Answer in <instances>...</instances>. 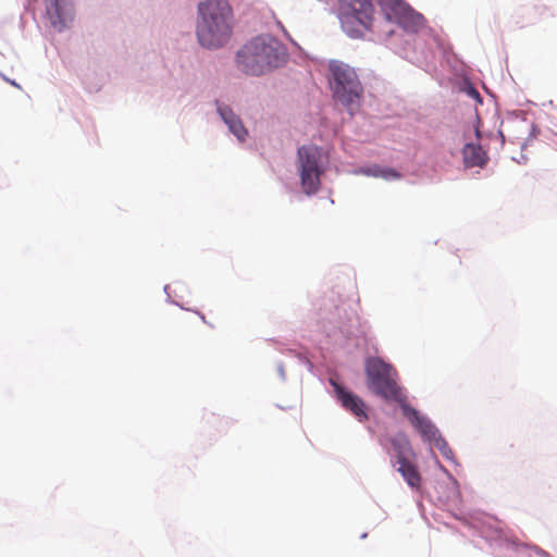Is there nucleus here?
<instances>
[{"mask_svg":"<svg viewBox=\"0 0 557 557\" xmlns=\"http://www.w3.org/2000/svg\"><path fill=\"white\" fill-rule=\"evenodd\" d=\"M374 12L371 0H338L342 27L352 38L362 37L372 28Z\"/></svg>","mask_w":557,"mask_h":557,"instance_id":"20e7f679","label":"nucleus"},{"mask_svg":"<svg viewBox=\"0 0 557 557\" xmlns=\"http://www.w3.org/2000/svg\"><path fill=\"white\" fill-rule=\"evenodd\" d=\"M298 159L302 189L307 195L315 194L323 173L320 166L321 151L315 146H302L298 149Z\"/></svg>","mask_w":557,"mask_h":557,"instance_id":"423d86ee","label":"nucleus"},{"mask_svg":"<svg viewBox=\"0 0 557 557\" xmlns=\"http://www.w3.org/2000/svg\"><path fill=\"white\" fill-rule=\"evenodd\" d=\"M393 448L396 453L397 462L400 461L401 457L407 458L411 454L409 441L405 435H398L391 440Z\"/></svg>","mask_w":557,"mask_h":557,"instance_id":"4468645a","label":"nucleus"},{"mask_svg":"<svg viewBox=\"0 0 557 557\" xmlns=\"http://www.w3.org/2000/svg\"><path fill=\"white\" fill-rule=\"evenodd\" d=\"M472 92H474L475 97H479V92L476 90L472 89Z\"/></svg>","mask_w":557,"mask_h":557,"instance_id":"f3484780","label":"nucleus"},{"mask_svg":"<svg viewBox=\"0 0 557 557\" xmlns=\"http://www.w3.org/2000/svg\"><path fill=\"white\" fill-rule=\"evenodd\" d=\"M218 112L236 138L239 141H244L248 132L243 125L240 119L228 107L219 106Z\"/></svg>","mask_w":557,"mask_h":557,"instance_id":"9b49d317","label":"nucleus"},{"mask_svg":"<svg viewBox=\"0 0 557 557\" xmlns=\"http://www.w3.org/2000/svg\"><path fill=\"white\" fill-rule=\"evenodd\" d=\"M389 20L400 25L408 33H418L424 24L423 15L416 12L407 3Z\"/></svg>","mask_w":557,"mask_h":557,"instance_id":"9d476101","label":"nucleus"},{"mask_svg":"<svg viewBox=\"0 0 557 557\" xmlns=\"http://www.w3.org/2000/svg\"><path fill=\"white\" fill-rule=\"evenodd\" d=\"M366 374L369 388L376 395L399 405L407 400L397 383V372L391 364L380 358H370L366 363Z\"/></svg>","mask_w":557,"mask_h":557,"instance_id":"7ed1b4c3","label":"nucleus"},{"mask_svg":"<svg viewBox=\"0 0 557 557\" xmlns=\"http://www.w3.org/2000/svg\"><path fill=\"white\" fill-rule=\"evenodd\" d=\"M331 87L334 97L348 109L358 103L362 95V86L355 70L341 61H331Z\"/></svg>","mask_w":557,"mask_h":557,"instance_id":"39448f33","label":"nucleus"},{"mask_svg":"<svg viewBox=\"0 0 557 557\" xmlns=\"http://www.w3.org/2000/svg\"><path fill=\"white\" fill-rule=\"evenodd\" d=\"M330 383L334 388L336 398L346 410L350 411L359 421L368 419L366 404L359 396L346 391L344 386L333 379L330 380Z\"/></svg>","mask_w":557,"mask_h":557,"instance_id":"6e6552de","label":"nucleus"},{"mask_svg":"<svg viewBox=\"0 0 557 557\" xmlns=\"http://www.w3.org/2000/svg\"><path fill=\"white\" fill-rule=\"evenodd\" d=\"M197 38L202 47L220 48L232 35L233 13L227 0H205L198 5Z\"/></svg>","mask_w":557,"mask_h":557,"instance_id":"f257e3e1","label":"nucleus"},{"mask_svg":"<svg viewBox=\"0 0 557 557\" xmlns=\"http://www.w3.org/2000/svg\"><path fill=\"white\" fill-rule=\"evenodd\" d=\"M367 174H371L373 176H377V177H382V178H385V180H398L400 178V174L392 169V168H379V166H375L373 169H369L367 172Z\"/></svg>","mask_w":557,"mask_h":557,"instance_id":"dca6fc26","label":"nucleus"},{"mask_svg":"<svg viewBox=\"0 0 557 557\" xmlns=\"http://www.w3.org/2000/svg\"><path fill=\"white\" fill-rule=\"evenodd\" d=\"M397 471L401 474L407 484L414 490H419L422 483V476L418 467L408 458H403L397 462Z\"/></svg>","mask_w":557,"mask_h":557,"instance_id":"ddd939ff","label":"nucleus"},{"mask_svg":"<svg viewBox=\"0 0 557 557\" xmlns=\"http://www.w3.org/2000/svg\"><path fill=\"white\" fill-rule=\"evenodd\" d=\"M487 159L486 152L480 145L466 144L462 148V160L466 168H483Z\"/></svg>","mask_w":557,"mask_h":557,"instance_id":"f8f14e48","label":"nucleus"},{"mask_svg":"<svg viewBox=\"0 0 557 557\" xmlns=\"http://www.w3.org/2000/svg\"><path fill=\"white\" fill-rule=\"evenodd\" d=\"M404 416L411 422L418 432L429 441H435L438 436L436 426L419 411L412 408L407 400L400 405Z\"/></svg>","mask_w":557,"mask_h":557,"instance_id":"1a4fd4ad","label":"nucleus"},{"mask_svg":"<svg viewBox=\"0 0 557 557\" xmlns=\"http://www.w3.org/2000/svg\"><path fill=\"white\" fill-rule=\"evenodd\" d=\"M379 4L385 11L387 18L392 16L406 4L404 0H377Z\"/></svg>","mask_w":557,"mask_h":557,"instance_id":"2eb2a0df","label":"nucleus"},{"mask_svg":"<svg viewBox=\"0 0 557 557\" xmlns=\"http://www.w3.org/2000/svg\"><path fill=\"white\" fill-rule=\"evenodd\" d=\"M277 42L269 37H256L236 54V66L246 75L260 76L280 66L283 59Z\"/></svg>","mask_w":557,"mask_h":557,"instance_id":"f03ea898","label":"nucleus"},{"mask_svg":"<svg viewBox=\"0 0 557 557\" xmlns=\"http://www.w3.org/2000/svg\"><path fill=\"white\" fill-rule=\"evenodd\" d=\"M46 15L54 28L61 30L73 20L71 0H44Z\"/></svg>","mask_w":557,"mask_h":557,"instance_id":"0eeeda50","label":"nucleus"}]
</instances>
